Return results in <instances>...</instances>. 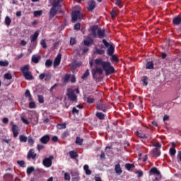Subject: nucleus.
<instances>
[{
    "label": "nucleus",
    "mask_w": 181,
    "mask_h": 181,
    "mask_svg": "<svg viewBox=\"0 0 181 181\" xmlns=\"http://www.w3.org/2000/svg\"><path fill=\"white\" fill-rule=\"evenodd\" d=\"M103 45H100V48H95V53H96V54H99V55H103L105 54V50L103 49H104V47H107V56H112L115 52V46H114V43L111 42H108L107 41V40L103 39L102 40Z\"/></svg>",
    "instance_id": "1"
},
{
    "label": "nucleus",
    "mask_w": 181,
    "mask_h": 181,
    "mask_svg": "<svg viewBox=\"0 0 181 181\" xmlns=\"http://www.w3.org/2000/svg\"><path fill=\"white\" fill-rule=\"evenodd\" d=\"M95 64L96 66H101L106 76H110V74H114L115 73V69L111 65V62L103 61L101 58L95 59Z\"/></svg>",
    "instance_id": "2"
},
{
    "label": "nucleus",
    "mask_w": 181,
    "mask_h": 181,
    "mask_svg": "<svg viewBox=\"0 0 181 181\" xmlns=\"http://www.w3.org/2000/svg\"><path fill=\"white\" fill-rule=\"evenodd\" d=\"M76 94H80V90L78 88L74 90L69 88L67 90L66 95L72 103H77V95H76Z\"/></svg>",
    "instance_id": "3"
},
{
    "label": "nucleus",
    "mask_w": 181,
    "mask_h": 181,
    "mask_svg": "<svg viewBox=\"0 0 181 181\" xmlns=\"http://www.w3.org/2000/svg\"><path fill=\"white\" fill-rule=\"evenodd\" d=\"M29 69V65H25L20 68V70L25 80H33V75H32V72H30Z\"/></svg>",
    "instance_id": "4"
},
{
    "label": "nucleus",
    "mask_w": 181,
    "mask_h": 181,
    "mask_svg": "<svg viewBox=\"0 0 181 181\" xmlns=\"http://www.w3.org/2000/svg\"><path fill=\"white\" fill-rule=\"evenodd\" d=\"M83 19V14L78 10H74L71 13V23H74L77 21H81Z\"/></svg>",
    "instance_id": "5"
},
{
    "label": "nucleus",
    "mask_w": 181,
    "mask_h": 181,
    "mask_svg": "<svg viewBox=\"0 0 181 181\" xmlns=\"http://www.w3.org/2000/svg\"><path fill=\"white\" fill-rule=\"evenodd\" d=\"M54 159V157L53 156H49V158H45L43 161L42 164L45 168H50L52 166V160Z\"/></svg>",
    "instance_id": "6"
},
{
    "label": "nucleus",
    "mask_w": 181,
    "mask_h": 181,
    "mask_svg": "<svg viewBox=\"0 0 181 181\" xmlns=\"http://www.w3.org/2000/svg\"><path fill=\"white\" fill-rule=\"evenodd\" d=\"M92 76L93 77V78H95V75L96 74H99L100 76H101V74H103V68L101 67H97L95 69H92Z\"/></svg>",
    "instance_id": "7"
},
{
    "label": "nucleus",
    "mask_w": 181,
    "mask_h": 181,
    "mask_svg": "<svg viewBox=\"0 0 181 181\" xmlns=\"http://www.w3.org/2000/svg\"><path fill=\"white\" fill-rule=\"evenodd\" d=\"M49 141H50V136L49 135H45L40 139V142L42 144V145H47Z\"/></svg>",
    "instance_id": "8"
},
{
    "label": "nucleus",
    "mask_w": 181,
    "mask_h": 181,
    "mask_svg": "<svg viewBox=\"0 0 181 181\" xmlns=\"http://www.w3.org/2000/svg\"><path fill=\"white\" fill-rule=\"evenodd\" d=\"M11 131L13 134L14 138H17L18 135H19V127L16 124H13L11 127Z\"/></svg>",
    "instance_id": "9"
},
{
    "label": "nucleus",
    "mask_w": 181,
    "mask_h": 181,
    "mask_svg": "<svg viewBox=\"0 0 181 181\" xmlns=\"http://www.w3.org/2000/svg\"><path fill=\"white\" fill-rule=\"evenodd\" d=\"M57 15V10L54 7H52L49 12V19H53L54 16Z\"/></svg>",
    "instance_id": "10"
},
{
    "label": "nucleus",
    "mask_w": 181,
    "mask_h": 181,
    "mask_svg": "<svg viewBox=\"0 0 181 181\" xmlns=\"http://www.w3.org/2000/svg\"><path fill=\"white\" fill-rule=\"evenodd\" d=\"M96 108L99 111H103V112H107V106L104 103H98L96 105Z\"/></svg>",
    "instance_id": "11"
},
{
    "label": "nucleus",
    "mask_w": 181,
    "mask_h": 181,
    "mask_svg": "<svg viewBox=\"0 0 181 181\" xmlns=\"http://www.w3.org/2000/svg\"><path fill=\"white\" fill-rule=\"evenodd\" d=\"M62 62V54H58L56 58L54 60V67H57Z\"/></svg>",
    "instance_id": "12"
},
{
    "label": "nucleus",
    "mask_w": 181,
    "mask_h": 181,
    "mask_svg": "<svg viewBox=\"0 0 181 181\" xmlns=\"http://www.w3.org/2000/svg\"><path fill=\"white\" fill-rule=\"evenodd\" d=\"M27 158L28 159H35L36 153H35V150L33 148L30 149Z\"/></svg>",
    "instance_id": "13"
},
{
    "label": "nucleus",
    "mask_w": 181,
    "mask_h": 181,
    "mask_svg": "<svg viewBox=\"0 0 181 181\" xmlns=\"http://www.w3.org/2000/svg\"><path fill=\"white\" fill-rule=\"evenodd\" d=\"M80 50H81V48H77L75 49V52L78 56H81V54H86L87 52H88V47H84L82 49V53H80Z\"/></svg>",
    "instance_id": "14"
},
{
    "label": "nucleus",
    "mask_w": 181,
    "mask_h": 181,
    "mask_svg": "<svg viewBox=\"0 0 181 181\" xmlns=\"http://www.w3.org/2000/svg\"><path fill=\"white\" fill-rule=\"evenodd\" d=\"M98 37H99V39H103V37H105V30H103L99 28V29H98Z\"/></svg>",
    "instance_id": "15"
},
{
    "label": "nucleus",
    "mask_w": 181,
    "mask_h": 181,
    "mask_svg": "<svg viewBox=\"0 0 181 181\" xmlns=\"http://www.w3.org/2000/svg\"><path fill=\"white\" fill-rule=\"evenodd\" d=\"M98 25H93L90 28V30L92 32V36L93 37H97V32H98Z\"/></svg>",
    "instance_id": "16"
},
{
    "label": "nucleus",
    "mask_w": 181,
    "mask_h": 181,
    "mask_svg": "<svg viewBox=\"0 0 181 181\" xmlns=\"http://www.w3.org/2000/svg\"><path fill=\"white\" fill-rule=\"evenodd\" d=\"M152 155H153V158H158L160 156V150H158V148H154L152 150Z\"/></svg>",
    "instance_id": "17"
},
{
    "label": "nucleus",
    "mask_w": 181,
    "mask_h": 181,
    "mask_svg": "<svg viewBox=\"0 0 181 181\" xmlns=\"http://www.w3.org/2000/svg\"><path fill=\"white\" fill-rule=\"evenodd\" d=\"M95 8V1H90L88 2V11L89 12H91L92 11H94V8Z\"/></svg>",
    "instance_id": "18"
},
{
    "label": "nucleus",
    "mask_w": 181,
    "mask_h": 181,
    "mask_svg": "<svg viewBox=\"0 0 181 181\" xmlns=\"http://www.w3.org/2000/svg\"><path fill=\"white\" fill-rule=\"evenodd\" d=\"M115 170L117 175H121L122 173V168H121V164H116L115 165Z\"/></svg>",
    "instance_id": "19"
},
{
    "label": "nucleus",
    "mask_w": 181,
    "mask_h": 181,
    "mask_svg": "<svg viewBox=\"0 0 181 181\" xmlns=\"http://www.w3.org/2000/svg\"><path fill=\"white\" fill-rule=\"evenodd\" d=\"M173 25H180V23H181V17H180L179 16L175 17L173 19Z\"/></svg>",
    "instance_id": "20"
},
{
    "label": "nucleus",
    "mask_w": 181,
    "mask_h": 181,
    "mask_svg": "<svg viewBox=\"0 0 181 181\" xmlns=\"http://www.w3.org/2000/svg\"><path fill=\"white\" fill-rule=\"evenodd\" d=\"M27 141L30 146H33V145H35V139H33L31 135L28 136Z\"/></svg>",
    "instance_id": "21"
},
{
    "label": "nucleus",
    "mask_w": 181,
    "mask_h": 181,
    "mask_svg": "<svg viewBox=\"0 0 181 181\" xmlns=\"http://www.w3.org/2000/svg\"><path fill=\"white\" fill-rule=\"evenodd\" d=\"M149 172L150 173H153V175H160V171L156 167H153Z\"/></svg>",
    "instance_id": "22"
},
{
    "label": "nucleus",
    "mask_w": 181,
    "mask_h": 181,
    "mask_svg": "<svg viewBox=\"0 0 181 181\" xmlns=\"http://www.w3.org/2000/svg\"><path fill=\"white\" fill-rule=\"evenodd\" d=\"M69 155L71 159H76V158H78V153L74 151H69Z\"/></svg>",
    "instance_id": "23"
},
{
    "label": "nucleus",
    "mask_w": 181,
    "mask_h": 181,
    "mask_svg": "<svg viewBox=\"0 0 181 181\" xmlns=\"http://www.w3.org/2000/svg\"><path fill=\"white\" fill-rule=\"evenodd\" d=\"M136 136L140 138L141 139H146L148 136H146V134H144L142 132H139V131L136 132Z\"/></svg>",
    "instance_id": "24"
},
{
    "label": "nucleus",
    "mask_w": 181,
    "mask_h": 181,
    "mask_svg": "<svg viewBox=\"0 0 181 181\" xmlns=\"http://www.w3.org/2000/svg\"><path fill=\"white\" fill-rule=\"evenodd\" d=\"M19 141L20 142L25 144V142H28V136L21 134L19 136Z\"/></svg>",
    "instance_id": "25"
},
{
    "label": "nucleus",
    "mask_w": 181,
    "mask_h": 181,
    "mask_svg": "<svg viewBox=\"0 0 181 181\" xmlns=\"http://www.w3.org/2000/svg\"><path fill=\"white\" fill-rule=\"evenodd\" d=\"M39 36V33L35 32L33 35H30V42H35V40H37V37Z\"/></svg>",
    "instance_id": "26"
},
{
    "label": "nucleus",
    "mask_w": 181,
    "mask_h": 181,
    "mask_svg": "<svg viewBox=\"0 0 181 181\" xmlns=\"http://www.w3.org/2000/svg\"><path fill=\"white\" fill-rule=\"evenodd\" d=\"M25 98H28L30 101H32V94H30V90L29 89H27L25 93Z\"/></svg>",
    "instance_id": "27"
},
{
    "label": "nucleus",
    "mask_w": 181,
    "mask_h": 181,
    "mask_svg": "<svg viewBox=\"0 0 181 181\" xmlns=\"http://www.w3.org/2000/svg\"><path fill=\"white\" fill-rule=\"evenodd\" d=\"M96 117H97V118H98L99 119H105V115H104V113H103V112H96Z\"/></svg>",
    "instance_id": "28"
},
{
    "label": "nucleus",
    "mask_w": 181,
    "mask_h": 181,
    "mask_svg": "<svg viewBox=\"0 0 181 181\" xmlns=\"http://www.w3.org/2000/svg\"><path fill=\"white\" fill-rule=\"evenodd\" d=\"M146 69L147 70H152V69H153V62H147V64L146 65Z\"/></svg>",
    "instance_id": "29"
},
{
    "label": "nucleus",
    "mask_w": 181,
    "mask_h": 181,
    "mask_svg": "<svg viewBox=\"0 0 181 181\" xmlns=\"http://www.w3.org/2000/svg\"><path fill=\"white\" fill-rule=\"evenodd\" d=\"M40 60V56H35V55H33V57H32V62H33V63H35V64H37V63H39V61Z\"/></svg>",
    "instance_id": "30"
},
{
    "label": "nucleus",
    "mask_w": 181,
    "mask_h": 181,
    "mask_svg": "<svg viewBox=\"0 0 181 181\" xmlns=\"http://www.w3.org/2000/svg\"><path fill=\"white\" fill-rule=\"evenodd\" d=\"M124 168L127 169V170H131V169H134V168H135V165L131 163H126Z\"/></svg>",
    "instance_id": "31"
},
{
    "label": "nucleus",
    "mask_w": 181,
    "mask_h": 181,
    "mask_svg": "<svg viewBox=\"0 0 181 181\" xmlns=\"http://www.w3.org/2000/svg\"><path fill=\"white\" fill-rule=\"evenodd\" d=\"M88 165H85L83 166V170H85L86 175H91V170H89Z\"/></svg>",
    "instance_id": "32"
},
{
    "label": "nucleus",
    "mask_w": 181,
    "mask_h": 181,
    "mask_svg": "<svg viewBox=\"0 0 181 181\" xmlns=\"http://www.w3.org/2000/svg\"><path fill=\"white\" fill-rule=\"evenodd\" d=\"M33 172H35V167H28L27 168L26 173L28 176H29V175H32V173H33Z\"/></svg>",
    "instance_id": "33"
},
{
    "label": "nucleus",
    "mask_w": 181,
    "mask_h": 181,
    "mask_svg": "<svg viewBox=\"0 0 181 181\" xmlns=\"http://www.w3.org/2000/svg\"><path fill=\"white\" fill-rule=\"evenodd\" d=\"M88 76H90V70L88 69L86 70L85 73L81 77L82 80H86V78H87Z\"/></svg>",
    "instance_id": "34"
},
{
    "label": "nucleus",
    "mask_w": 181,
    "mask_h": 181,
    "mask_svg": "<svg viewBox=\"0 0 181 181\" xmlns=\"http://www.w3.org/2000/svg\"><path fill=\"white\" fill-rule=\"evenodd\" d=\"M94 40L93 39H90V40H85L83 41V44L85 46H90V45H93Z\"/></svg>",
    "instance_id": "35"
},
{
    "label": "nucleus",
    "mask_w": 181,
    "mask_h": 181,
    "mask_svg": "<svg viewBox=\"0 0 181 181\" xmlns=\"http://www.w3.org/2000/svg\"><path fill=\"white\" fill-rule=\"evenodd\" d=\"M111 56H112L111 62H113L115 63H119V59H118V57H117V55L113 54V55H111Z\"/></svg>",
    "instance_id": "36"
},
{
    "label": "nucleus",
    "mask_w": 181,
    "mask_h": 181,
    "mask_svg": "<svg viewBox=\"0 0 181 181\" xmlns=\"http://www.w3.org/2000/svg\"><path fill=\"white\" fill-rule=\"evenodd\" d=\"M141 81L144 83V86L146 87L148 86V76H144L141 78Z\"/></svg>",
    "instance_id": "37"
},
{
    "label": "nucleus",
    "mask_w": 181,
    "mask_h": 181,
    "mask_svg": "<svg viewBox=\"0 0 181 181\" xmlns=\"http://www.w3.org/2000/svg\"><path fill=\"white\" fill-rule=\"evenodd\" d=\"M70 134L69 133V130H66V132H64L61 135L62 139H66L67 136H69Z\"/></svg>",
    "instance_id": "38"
},
{
    "label": "nucleus",
    "mask_w": 181,
    "mask_h": 181,
    "mask_svg": "<svg viewBox=\"0 0 181 181\" xmlns=\"http://www.w3.org/2000/svg\"><path fill=\"white\" fill-rule=\"evenodd\" d=\"M1 67H8L9 62L8 61H0Z\"/></svg>",
    "instance_id": "39"
},
{
    "label": "nucleus",
    "mask_w": 181,
    "mask_h": 181,
    "mask_svg": "<svg viewBox=\"0 0 181 181\" xmlns=\"http://www.w3.org/2000/svg\"><path fill=\"white\" fill-rule=\"evenodd\" d=\"M53 61L52 59H47L45 62V67H52Z\"/></svg>",
    "instance_id": "40"
},
{
    "label": "nucleus",
    "mask_w": 181,
    "mask_h": 181,
    "mask_svg": "<svg viewBox=\"0 0 181 181\" xmlns=\"http://www.w3.org/2000/svg\"><path fill=\"white\" fill-rule=\"evenodd\" d=\"M66 125H67V124L62 123V124H58L57 127L58 129H66Z\"/></svg>",
    "instance_id": "41"
},
{
    "label": "nucleus",
    "mask_w": 181,
    "mask_h": 181,
    "mask_svg": "<svg viewBox=\"0 0 181 181\" xmlns=\"http://www.w3.org/2000/svg\"><path fill=\"white\" fill-rule=\"evenodd\" d=\"M43 11L42 10L34 11V17L37 18V16H42Z\"/></svg>",
    "instance_id": "42"
},
{
    "label": "nucleus",
    "mask_w": 181,
    "mask_h": 181,
    "mask_svg": "<svg viewBox=\"0 0 181 181\" xmlns=\"http://www.w3.org/2000/svg\"><path fill=\"white\" fill-rule=\"evenodd\" d=\"M83 139L77 136L76 139V145H83Z\"/></svg>",
    "instance_id": "43"
},
{
    "label": "nucleus",
    "mask_w": 181,
    "mask_h": 181,
    "mask_svg": "<svg viewBox=\"0 0 181 181\" xmlns=\"http://www.w3.org/2000/svg\"><path fill=\"white\" fill-rule=\"evenodd\" d=\"M118 15V13H117V11H115V9H112L110 12V16L112 19H114L115 18H117V16Z\"/></svg>",
    "instance_id": "44"
},
{
    "label": "nucleus",
    "mask_w": 181,
    "mask_h": 181,
    "mask_svg": "<svg viewBox=\"0 0 181 181\" xmlns=\"http://www.w3.org/2000/svg\"><path fill=\"white\" fill-rule=\"evenodd\" d=\"M4 78L6 80H12V74L10 73H6L4 74Z\"/></svg>",
    "instance_id": "45"
},
{
    "label": "nucleus",
    "mask_w": 181,
    "mask_h": 181,
    "mask_svg": "<svg viewBox=\"0 0 181 181\" xmlns=\"http://www.w3.org/2000/svg\"><path fill=\"white\" fill-rule=\"evenodd\" d=\"M169 152L170 156H175L176 155V149L175 148H170Z\"/></svg>",
    "instance_id": "46"
},
{
    "label": "nucleus",
    "mask_w": 181,
    "mask_h": 181,
    "mask_svg": "<svg viewBox=\"0 0 181 181\" xmlns=\"http://www.w3.org/2000/svg\"><path fill=\"white\" fill-rule=\"evenodd\" d=\"M18 165L21 166V168H26V165L25 163V161L23 160H18L17 161Z\"/></svg>",
    "instance_id": "47"
},
{
    "label": "nucleus",
    "mask_w": 181,
    "mask_h": 181,
    "mask_svg": "<svg viewBox=\"0 0 181 181\" xmlns=\"http://www.w3.org/2000/svg\"><path fill=\"white\" fill-rule=\"evenodd\" d=\"M52 79V74L48 73V74H45V81H49V80Z\"/></svg>",
    "instance_id": "48"
},
{
    "label": "nucleus",
    "mask_w": 181,
    "mask_h": 181,
    "mask_svg": "<svg viewBox=\"0 0 181 181\" xmlns=\"http://www.w3.org/2000/svg\"><path fill=\"white\" fill-rule=\"evenodd\" d=\"M12 22V21L9 18L8 16H6L5 18V24L7 26H9V25H11V23Z\"/></svg>",
    "instance_id": "49"
},
{
    "label": "nucleus",
    "mask_w": 181,
    "mask_h": 181,
    "mask_svg": "<svg viewBox=\"0 0 181 181\" xmlns=\"http://www.w3.org/2000/svg\"><path fill=\"white\" fill-rule=\"evenodd\" d=\"M37 97L40 104H43V103H45V98H43V96L40 95H38Z\"/></svg>",
    "instance_id": "50"
},
{
    "label": "nucleus",
    "mask_w": 181,
    "mask_h": 181,
    "mask_svg": "<svg viewBox=\"0 0 181 181\" xmlns=\"http://www.w3.org/2000/svg\"><path fill=\"white\" fill-rule=\"evenodd\" d=\"M94 101H95V99H94L93 98H90V97L87 98L86 103H88V104H93V103H94Z\"/></svg>",
    "instance_id": "51"
},
{
    "label": "nucleus",
    "mask_w": 181,
    "mask_h": 181,
    "mask_svg": "<svg viewBox=\"0 0 181 181\" xmlns=\"http://www.w3.org/2000/svg\"><path fill=\"white\" fill-rule=\"evenodd\" d=\"M75 30H80L81 29V24L80 23H77L74 25Z\"/></svg>",
    "instance_id": "52"
},
{
    "label": "nucleus",
    "mask_w": 181,
    "mask_h": 181,
    "mask_svg": "<svg viewBox=\"0 0 181 181\" xmlns=\"http://www.w3.org/2000/svg\"><path fill=\"white\" fill-rule=\"evenodd\" d=\"M37 149L38 152H40V151H42V149H45V146L43 144H37Z\"/></svg>",
    "instance_id": "53"
},
{
    "label": "nucleus",
    "mask_w": 181,
    "mask_h": 181,
    "mask_svg": "<svg viewBox=\"0 0 181 181\" xmlns=\"http://www.w3.org/2000/svg\"><path fill=\"white\" fill-rule=\"evenodd\" d=\"M41 46H42L43 49H46L47 47V45H46V40H42L40 42Z\"/></svg>",
    "instance_id": "54"
},
{
    "label": "nucleus",
    "mask_w": 181,
    "mask_h": 181,
    "mask_svg": "<svg viewBox=\"0 0 181 181\" xmlns=\"http://www.w3.org/2000/svg\"><path fill=\"white\" fill-rule=\"evenodd\" d=\"M136 173L138 177H142L144 176V172H142V170H137Z\"/></svg>",
    "instance_id": "55"
},
{
    "label": "nucleus",
    "mask_w": 181,
    "mask_h": 181,
    "mask_svg": "<svg viewBox=\"0 0 181 181\" xmlns=\"http://www.w3.org/2000/svg\"><path fill=\"white\" fill-rule=\"evenodd\" d=\"M64 180L70 181V174L69 173H64Z\"/></svg>",
    "instance_id": "56"
},
{
    "label": "nucleus",
    "mask_w": 181,
    "mask_h": 181,
    "mask_svg": "<svg viewBox=\"0 0 181 181\" xmlns=\"http://www.w3.org/2000/svg\"><path fill=\"white\" fill-rule=\"evenodd\" d=\"M57 6H60V5L59 4V3L54 0L52 3V8H57Z\"/></svg>",
    "instance_id": "57"
},
{
    "label": "nucleus",
    "mask_w": 181,
    "mask_h": 181,
    "mask_svg": "<svg viewBox=\"0 0 181 181\" xmlns=\"http://www.w3.org/2000/svg\"><path fill=\"white\" fill-rule=\"evenodd\" d=\"M115 5L119 6V8H122V4H121V0H116Z\"/></svg>",
    "instance_id": "58"
},
{
    "label": "nucleus",
    "mask_w": 181,
    "mask_h": 181,
    "mask_svg": "<svg viewBox=\"0 0 181 181\" xmlns=\"http://www.w3.org/2000/svg\"><path fill=\"white\" fill-rule=\"evenodd\" d=\"M76 38L71 37L70 39V45L73 46V45H76Z\"/></svg>",
    "instance_id": "59"
},
{
    "label": "nucleus",
    "mask_w": 181,
    "mask_h": 181,
    "mask_svg": "<svg viewBox=\"0 0 181 181\" xmlns=\"http://www.w3.org/2000/svg\"><path fill=\"white\" fill-rule=\"evenodd\" d=\"M69 80H70V75L66 74L64 78V83H67V81H69Z\"/></svg>",
    "instance_id": "60"
},
{
    "label": "nucleus",
    "mask_w": 181,
    "mask_h": 181,
    "mask_svg": "<svg viewBox=\"0 0 181 181\" xmlns=\"http://www.w3.org/2000/svg\"><path fill=\"white\" fill-rule=\"evenodd\" d=\"M29 107L30 108H35L36 107V104L35 103V102H30L29 103Z\"/></svg>",
    "instance_id": "61"
},
{
    "label": "nucleus",
    "mask_w": 181,
    "mask_h": 181,
    "mask_svg": "<svg viewBox=\"0 0 181 181\" xmlns=\"http://www.w3.org/2000/svg\"><path fill=\"white\" fill-rule=\"evenodd\" d=\"M45 77H46V74H40L39 75L40 80H44V78L45 79Z\"/></svg>",
    "instance_id": "62"
},
{
    "label": "nucleus",
    "mask_w": 181,
    "mask_h": 181,
    "mask_svg": "<svg viewBox=\"0 0 181 181\" xmlns=\"http://www.w3.org/2000/svg\"><path fill=\"white\" fill-rule=\"evenodd\" d=\"M52 142H57V141H59V137H57V136H54L52 138Z\"/></svg>",
    "instance_id": "63"
},
{
    "label": "nucleus",
    "mask_w": 181,
    "mask_h": 181,
    "mask_svg": "<svg viewBox=\"0 0 181 181\" xmlns=\"http://www.w3.org/2000/svg\"><path fill=\"white\" fill-rule=\"evenodd\" d=\"M72 114H78V110H77L76 107H73Z\"/></svg>",
    "instance_id": "64"
}]
</instances>
